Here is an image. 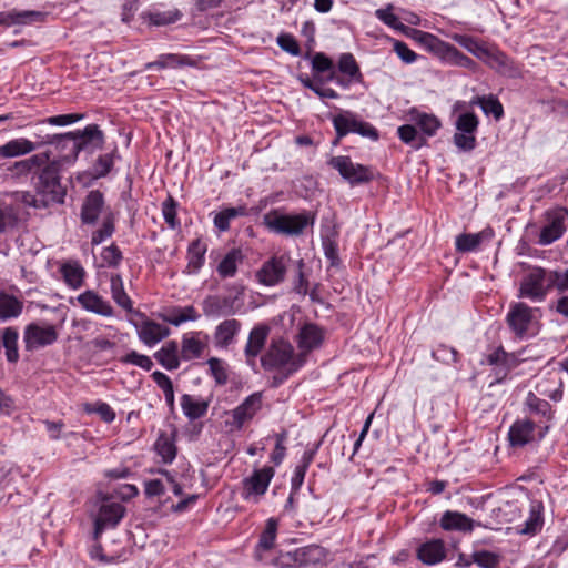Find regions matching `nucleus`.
<instances>
[{
  "mask_svg": "<svg viewBox=\"0 0 568 568\" xmlns=\"http://www.w3.org/2000/svg\"><path fill=\"white\" fill-rule=\"evenodd\" d=\"M420 47L443 60L462 64L468 59L460 55L450 44L442 41L440 38H415Z\"/></svg>",
  "mask_w": 568,
  "mask_h": 568,
  "instance_id": "nucleus-17",
  "label": "nucleus"
},
{
  "mask_svg": "<svg viewBox=\"0 0 568 568\" xmlns=\"http://www.w3.org/2000/svg\"><path fill=\"white\" fill-rule=\"evenodd\" d=\"M18 338L19 334L14 327H6L3 329L2 345L6 349V357L10 363H16L19 359Z\"/></svg>",
  "mask_w": 568,
  "mask_h": 568,
  "instance_id": "nucleus-46",
  "label": "nucleus"
},
{
  "mask_svg": "<svg viewBox=\"0 0 568 568\" xmlns=\"http://www.w3.org/2000/svg\"><path fill=\"white\" fill-rule=\"evenodd\" d=\"M536 425L529 419L516 420L508 433L509 443L513 447H523L535 439Z\"/></svg>",
  "mask_w": 568,
  "mask_h": 568,
  "instance_id": "nucleus-21",
  "label": "nucleus"
},
{
  "mask_svg": "<svg viewBox=\"0 0 568 568\" xmlns=\"http://www.w3.org/2000/svg\"><path fill=\"white\" fill-rule=\"evenodd\" d=\"M125 515V507L115 501L105 500L94 519V538L98 539L105 528H114Z\"/></svg>",
  "mask_w": 568,
  "mask_h": 568,
  "instance_id": "nucleus-13",
  "label": "nucleus"
},
{
  "mask_svg": "<svg viewBox=\"0 0 568 568\" xmlns=\"http://www.w3.org/2000/svg\"><path fill=\"white\" fill-rule=\"evenodd\" d=\"M408 120L420 129L423 134L426 136H433L440 128V121L434 114L420 112L415 108H412L408 113Z\"/></svg>",
  "mask_w": 568,
  "mask_h": 568,
  "instance_id": "nucleus-26",
  "label": "nucleus"
},
{
  "mask_svg": "<svg viewBox=\"0 0 568 568\" xmlns=\"http://www.w3.org/2000/svg\"><path fill=\"white\" fill-rule=\"evenodd\" d=\"M460 45L483 60L490 68L507 77H515L517 70L507 55L479 38H456Z\"/></svg>",
  "mask_w": 568,
  "mask_h": 568,
  "instance_id": "nucleus-1",
  "label": "nucleus"
},
{
  "mask_svg": "<svg viewBox=\"0 0 568 568\" xmlns=\"http://www.w3.org/2000/svg\"><path fill=\"white\" fill-rule=\"evenodd\" d=\"M241 329V323L231 318L220 323L214 332V342L217 347H227Z\"/></svg>",
  "mask_w": 568,
  "mask_h": 568,
  "instance_id": "nucleus-28",
  "label": "nucleus"
},
{
  "mask_svg": "<svg viewBox=\"0 0 568 568\" xmlns=\"http://www.w3.org/2000/svg\"><path fill=\"white\" fill-rule=\"evenodd\" d=\"M375 14L382 22L395 31L406 33L407 36H432L430 33L417 30H412L413 33L409 34V28H406L400 18L394 13L393 4H388L386 8L377 9Z\"/></svg>",
  "mask_w": 568,
  "mask_h": 568,
  "instance_id": "nucleus-29",
  "label": "nucleus"
},
{
  "mask_svg": "<svg viewBox=\"0 0 568 568\" xmlns=\"http://www.w3.org/2000/svg\"><path fill=\"white\" fill-rule=\"evenodd\" d=\"M440 526L445 530L471 531L474 521L465 514L448 510L443 515Z\"/></svg>",
  "mask_w": 568,
  "mask_h": 568,
  "instance_id": "nucleus-32",
  "label": "nucleus"
},
{
  "mask_svg": "<svg viewBox=\"0 0 568 568\" xmlns=\"http://www.w3.org/2000/svg\"><path fill=\"white\" fill-rule=\"evenodd\" d=\"M206 244L200 239L194 240L187 250V270L189 273H196L204 264Z\"/></svg>",
  "mask_w": 568,
  "mask_h": 568,
  "instance_id": "nucleus-41",
  "label": "nucleus"
},
{
  "mask_svg": "<svg viewBox=\"0 0 568 568\" xmlns=\"http://www.w3.org/2000/svg\"><path fill=\"white\" fill-rule=\"evenodd\" d=\"M537 308H531L523 302H517L510 305L506 321L511 332L517 337H523L529 329L534 320V314Z\"/></svg>",
  "mask_w": 568,
  "mask_h": 568,
  "instance_id": "nucleus-14",
  "label": "nucleus"
},
{
  "mask_svg": "<svg viewBox=\"0 0 568 568\" xmlns=\"http://www.w3.org/2000/svg\"><path fill=\"white\" fill-rule=\"evenodd\" d=\"M398 136L402 142L412 144L413 148L419 149L425 144V138L418 134L414 124H404L397 129Z\"/></svg>",
  "mask_w": 568,
  "mask_h": 568,
  "instance_id": "nucleus-48",
  "label": "nucleus"
},
{
  "mask_svg": "<svg viewBox=\"0 0 568 568\" xmlns=\"http://www.w3.org/2000/svg\"><path fill=\"white\" fill-rule=\"evenodd\" d=\"M23 311V302L18 297L0 292V321L17 318Z\"/></svg>",
  "mask_w": 568,
  "mask_h": 568,
  "instance_id": "nucleus-36",
  "label": "nucleus"
},
{
  "mask_svg": "<svg viewBox=\"0 0 568 568\" xmlns=\"http://www.w3.org/2000/svg\"><path fill=\"white\" fill-rule=\"evenodd\" d=\"M49 162V153H38L26 160L17 161L11 166H9V171L11 172V176L13 179H19L21 176L28 175L29 173L39 170Z\"/></svg>",
  "mask_w": 568,
  "mask_h": 568,
  "instance_id": "nucleus-24",
  "label": "nucleus"
},
{
  "mask_svg": "<svg viewBox=\"0 0 568 568\" xmlns=\"http://www.w3.org/2000/svg\"><path fill=\"white\" fill-rule=\"evenodd\" d=\"M83 410L88 414H98L105 423H112L115 419L114 410L109 404L103 402H97L95 404L85 403L83 404Z\"/></svg>",
  "mask_w": 568,
  "mask_h": 568,
  "instance_id": "nucleus-53",
  "label": "nucleus"
},
{
  "mask_svg": "<svg viewBox=\"0 0 568 568\" xmlns=\"http://www.w3.org/2000/svg\"><path fill=\"white\" fill-rule=\"evenodd\" d=\"M548 287L551 290L556 287L559 292L568 290V270L564 273L550 272L547 273Z\"/></svg>",
  "mask_w": 568,
  "mask_h": 568,
  "instance_id": "nucleus-63",
  "label": "nucleus"
},
{
  "mask_svg": "<svg viewBox=\"0 0 568 568\" xmlns=\"http://www.w3.org/2000/svg\"><path fill=\"white\" fill-rule=\"evenodd\" d=\"M282 565L293 568H323L331 561V552L318 545H310L282 556Z\"/></svg>",
  "mask_w": 568,
  "mask_h": 568,
  "instance_id": "nucleus-3",
  "label": "nucleus"
},
{
  "mask_svg": "<svg viewBox=\"0 0 568 568\" xmlns=\"http://www.w3.org/2000/svg\"><path fill=\"white\" fill-rule=\"evenodd\" d=\"M277 532V520L270 518L266 521L265 528L260 536L257 548L270 550L273 548Z\"/></svg>",
  "mask_w": 568,
  "mask_h": 568,
  "instance_id": "nucleus-51",
  "label": "nucleus"
},
{
  "mask_svg": "<svg viewBox=\"0 0 568 568\" xmlns=\"http://www.w3.org/2000/svg\"><path fill=\"white\" fill-rule=\"evenodd\" d=\"M542 505L538 501H532L529 509V517L525 521L523 528H518L517 532L520 535L532 536L542 527Z\"/></svg>",
  "mask_w": 568,
  "mask_h": 568,
  "instance_id": "nucleus-40",
  "label": "nucleus"
},
{
  "mask_svg": "<svg viewBox=\"0 0 568 568\" xmlns=\"http://www.w3.org/2000/svg\"><path fill=\"white\" fill-rule=\"evenodd\" d=\"M190 60L186 57L178 55V54H163L156 61L152 63H148L146 68L151 69L153 67L156 68H176L181 65L189 64Z\"/></svg>",
  "mask_w": 568,
  "mask_h": 568,
  "instance_id": "nucleus-57",
  "label": "nucleus"
},
{
  "mask_svg": "<svg viewBox=\"0 0 568 568\" xmlns=\"http://www.w3.org/2000/svg\"><path fill=\"white\" fill-rule=\"evenodd\" d=\"M155 359L168 371L180 366L179 345L175 341L165 343L155 354Z\"/></svg>",
  "mask_w": 568,
  "mask_h": 568,
  "instance_id": "nucleus-31",
  "label": "nucleus"
},
{
  "mask_svg": "<svg viewBox=\"0 0 568 568\" xmlns=\"http://www.w3.org/2000/svg\"><path fill=\"white\" fill-rule=\"evenodd\" d=\"M58 338L53 325L29 324L24 329L23 339L28 351L37 349L53 344Z\"/></svg>",
  "mask_w": 568,
  "mask_h": 568,
  "instance_id": "nucleus-15",
  "label": "nucleus"
},
{
  "mask_svg": "<svg viewBox=\"0 0 568 568\" xmlns=\"http://www.w3.org/2000/svg\"><path fill=\"white\" fill-rule=\"evenodd\" d=\"M205 348L206 343L199 338V334H185L181 346L182 358L185 361L199 358Z\"/></svg>",
  "mask_w": 568,
  "mask_h": 568,
  "instance_id": "nucleus-38",
  "label": "nucleus"
},
{
  "mask_svg": "<svg viewBox=\"0 0 568 568\" xmlns=\"http://www.w3.org/2000/svg\"><path fill=\"white\" fill-rule=\"evenodd\" d=\"M526 405L531 412L541 414L542 416H548V418H550V404L547 400L537 397L534 393H529L527 395Z\"/></svg>",
  "mask_w": 568,
  "mask_h": 568,
  "instance_id": "nucleus-58",
  "label": "nucleus"
},
{
  "mask_svg": "<svg viewBox=\"0 0 568 568\" xmlns=\"http://www.w3.org/2000/svg\"><path fill=\"white\" fill-rule=\"evenodd\" d=\"M181 407L190 419H197L206 414L209 404L205 400H197L193 396L185 394L181 397Z\"/></svg>",
  "mask_w": 568,
  "mask_h": 568,
  "instance_id": "nucleus-44",
  "label": "nucleus"
},
{
  "mask_svg": "<svg viewBox=\"0 0 568 568\" xmlns=\"http://www.w3.org/2000/svg\"><path fill=\"white\" fill-rule=\"evenodd\" d=\"M101 257L106 266H116L122 260V253L112 244L102 251Z\"/></svg>",
  "mask_w": 568,
  "mask_h": 568,
  "instance_id": "nucleus-64",
  "label": "nucleus"
},
{
  "mask_svg": "<svg viewBox=\"0 0 568 568\" xmlns=\"http://www.w3.org/2000/svg\"><path fill=\"white\" fill-rule=\"evenodd\" d=\"M313 223L314 216L310 213L287 215L274 210L264 215V224L271 231L285 235H300Z\"/></svg>",
  "mask_w": 568,
  "mask_h": 568,
  "instance_id": "nucleus-5",
  "label": "nucleus"
},
{
  "mask_svg": "<svg viewBox=\"0 0 568 568\" xmlns=\"http://www.w3.org/2000/svg\"><path fill=\"white\" fill-rule=\"evenodd\" d=\"M77 300L81 307L88 312L104 317H112L114 315V311L110 302L94 291L88 290L81 293Z\"/></svg>",
  "mask_w": 568,
  "mask_h": 568,
  "instance_id": "nucleus-19",
  "label": "nucleus"
},
{
  "mask_svg": "<svg viewBox=\"0 0 568 568\" xmlns=\"http://www.w3.org/2000/svg\"><path fill=\"white\" fill-rule=\"evenodd\" d=\"M262 407V393L250 395L240 406L232 412V425L241 428L246 420L252 419Z\"/></svg>",
  "mask_w": 568,
  "mask_h": 568,
  "instance_id": "nucleus-20",
  "label": "nucleus"
},
{
  "mask_svg": "<svg viewBox=\"0 0 568 568\" xmlns=\"http://www.w3.org/2000/svg\"><path fill=\"white\" fill-rule=\"evenodd\" d=\"M122 362L139 366L145 371H150L153 366V362L149 356L139 354L135 351L128 353L123 357Z\"/></svg>",
  "mask_w": 568,
  "mask_h": 568,
  "instance_id": "nucleus-62",
  "label": "nucleus"
},
{
  "mask_svg": "<svg viewBox=\"0 0 568 568\" xmlns=\"http://www.w3.org/2000/svg\"><path fill=\"white\" fill-rule=\"evenodd\" d=\"M473 560L481 568H496L499 564V556L487 550L475 551Z\"/></svg>",
  "mask_w": 568,
  "mask_h": 568,
  "instance_id": "nucleus-60",
  "label": "nucleus"
},
{
  "mask_svg": "<svg viewBox=\"0 0 568 568\" xmlns=\"http://www.w3.org/2000/svg\"><path fill=\"white\" fill-rule=\"evenodd\" d=\"M203 313L209 317H219L234 313L232 302L229 297L210 295L202 303Z\"/></svg>",
  "mask_w": 568,
  "mask_h": 568,
  "instance_id": "nucleus-27",
  "label": "nucleus"
},
{
  "mask_svg": "<svg viewBox=\"0 0 568 568\" xmlns=\"http://www.w3.org/2000/svg\"><path fill=\"white\" fill-rule=\"evenodd\" d=\"M332 121L337 135L334 144H337L343 136L349 133H357L373 141L378 139L376 128L368 122L362 121L359 116L352 111L342 110L339 113L333 115Z\"/></svg>",
  "mask_w": 568,
  "mask_h": 568,
  "instance_id": "nucleus-7",
  "label": "nucleus"
},
{
  "mask_svg": "<svg viewBox=\"0 0 568 568\" xmlns=\"http://www.w3.org/2000/svg\"><path fill=\"white\" fill-rule=\"evenodd\" d=\"M328 165L336 170L351 186L371 183L377 174L373 166L355 163L347 155L331 158Z\"/></svg>",
  "mask_w": 568,
  "mask_h": 568,
  "instance_id": "nucleus-4",
  "label": "nucleus"
},
{
  "mask_svg": "<svg viewBox=\"0 0 568 568\" xmlns=\"http://www.w3.org/2000/svg\"><path fill=\"white\" fill-rule=\"evenodd\" d=\"M294 349L292 345L285 341L273 342L267 352L262 356L261 363L264 369L286 368L288 374L295 372L297 366L293 362Z\"/></svg>",
  "mask_w": 568,
  "mask_h": 568,
  "instance_id": "nucleus-8",
  "label": "nucleus"
},
{
  "mask_svg": "<svg viewBox=\"0 0 568 568\" xmlns=\"http://www.w3.org/2000/svg\"><path fill=\"white\" fill-rule=\"evenodd\" d=\"M548 291L547 272L544 268L536 267L523 278L518 296L541 302L546 298Z\"/></svg>",
  "mask_w": 568,
  "mask_h": 568,
  "instance_id": "nucleus-9",
  "label": "nucleus"
},
{
  "mask_svg": "<svg viewBox=\"0 0 568 568\" xmlns=\"http://www.w3.org/2000/svg\"><path fill=\"white\" fill-rule=\"evenodd\" d=\"M110 282L113 301L126 312H132L133 303L124 290L122 277L119 274H114L111 276Z\"/></svg>",
  "mask_w": 568,
  "mask_h": 568,
  "instance_id": "nucleus-43",
  "label": "nucleus"
},
{
  "mask_svg": "<svg viewBox=\"0 0 568 568\" xmlns=\"http://www.w3.org/2000/svg\"><path fill=\"white\" fill-rule=\"evenodd\" d=\"M338 69L342 73L348 75L352 80L357 82L362 81L363 75L359 71L358 64L351 53H344L341 55L338 60Z\"/></svg>",
  "mask_w": 568,
  "mask_h": 568,
  "instance_id": "nucleus-50",
  "label": "nucleus"
},
{
  "mask_svg": "<svg viewBox=\"0 0 568 568\" xmlns=\"http://www.w3.org/2000/svg\"><path fill=\"white\" fill-rule=\"evenodd\" d=\"M154 447L165 464L172 463L176 456V447L174 443L164 435H161L156 439Z\"/></svg>",
  "mask_w": 568,
  "mask_h": 568,
  "instance_id": "nucleus-52",
  "label": "nucleus"
},
{
  "mask_svg": "<svg viewBox=\"0 0 568 568\" xmlns=\"http://www.w3.org/2000/svg\"><path fill=\"white\" fill-rule=\"evenodd\" d=\"M48 17L47 12L37 10H17L0 12V26H33L43 23Z\"/></svg>",
  "mask_w": 568,
  "mask_h": 568,
  "instance_id": "nucleus-16",
  "label": "nucleus"
},
{
  "mask_svg": "<svg viewBox=\"0 0 568 568\" xmlns=\"http://www.w3.org/2000/svg\"><path fill=\"white\" fill-rule=\"evenodd\" d=\"M113 232H114L113 220L111 217H106L103 221L102 226L92 234V240H91L92 244L98 245V244L102 243L106 239L111 237Z\"/></svg>",
  "mask_w": 568,
  "mask_h": 568,
  "instance_id": "nucleus-61",
  "label": "nucleus"
},
{
  "mask_svg": "<svg viewBox=\"0 0 568 568\" xmlns=\"http://www.w3.org/2000/svg\"><path fill=\"white\" fill-rule=\"evenodd\" d=\"M417 557L424 564L435 565L445 558V546L442 540L423 544L417 550Z\"/></svg>",
  "mask_w": 568,
  "mask_h": 568,
  "instance_id": "nucleus-30",
  "label": "nucleus"
},
{
  "mask_svg": "<svg viewBox=\"0 0 568 568\" xmlns=\"http://www.w3.org/2000/svg\"><path fill=\"white\" fill-rule=\"evenodd\" d=\"M245 212L246 210L244 206L227 207L215 215L214 225L220 231H226L230 229V221L237 216L244 215Z\"/></svg>",
  "mask_w": 568,
  "mask_h": 568,
  "instance_id": "nucleus-49",
  "label": "nucleus"
},
{
  "mask_svg": "<svg viewBox=\"0 0 568 568\" xmlns=\"http://www.w3.org/2000/svg\"><path fill=\"white\" fill-rule=\"evenodd\" d=\"M323 337V332L317 325L306 324L300 331L298 347L311 351L321 345Z\"/></svg>",
  "mask_w": 568,
  "mask_h": 568,
  "instance_id": "nucleus-34",
  "label": "nucleus"
},
{
  "mask_svg": "<svg viewBox=\"0 0 568 568\" xmlns=\"http://www.w3.org/2000/svg\"><path fill=\"white\" fill-rule=\"evenodd\" d=\"M285 273L286 264L284 257L273 256L257 271L256 277L261 284L274 286L284 280Z\"/></svg>",
  "mask_w": 568,
  "mask_h": 568,
  "instance_id": "nucleus-18",
  "label": "nucleus"
},
{
  "mask_svg": "<svg viewBox=\"0 0 568 568\" xmlns=\"http://www.w3.org/2000/svg\"><path fill=\"white\" fill-rule=\"evenodd\" d=\"M267 336H268V328L266 326L260 325V326L254 327L251 331V333L248 335L247 344L245 346L246 362L250 365H252V366L255 365V358L263 349V347L266 343Z\"/></svg>",
  "mask_w": 568,
  "mask_h": 568,
  "instance_id": "nucleus-23",
  "label": "nucleus"
},
{
  "mask_svg": "<svg viewBox=\"0 0 568 568\" xmlns=\"http://www.w3.org/2000/svg\"><path fill=\"white\" fill-rule=\"evenodd\" d=\"M176 206L178 203L172 196H168V199L162 203L163 217L171 229H175L180 224L176 217Z\"/></svg>",
  "mask_w": 568,
  "mask_h": 568,
  "instance_id": "nucleus-59",
  "label": "nucleus"
},
{
  "mask_svg": "<svg viewBox=\"0 0 568 568\" xmlns=\"http://www.w3.org/2000/svg\"><path fill=\"white\" fill-rule=\"evenodd\" d=\"M568 213L564 209H554L545 213V225L540 230L538 243L548 245L560 239L566 231V217Z\"/></svg>",
  "mask_w": 568,
  "mask_h": 568,
  "instance_id": "nucleus-12",
  "label": "nucleus"
},
{
  "mask_svg": "<svg viewBox=\"0 0 568 568\" xmlns=\"http://www.w3.org/2000/svg\"><path fill=\"white\" fill-rule=\"evenodd\" d=\"M181 18L178 9L166 11H150L142 14V19L150 26H168L176 22Z\"/></svg>",
  "mask_w": 568,
  "mask_h": 568,
  "instance_id": "nucleus-42",
  "label": "nucleus"
},
{
  "mask_svg": "<svg viewBox=\"0 0 568 568\" xmlns=\"http://www.w3.org/2000/svg\"><path fill=\"white\" fill-rule=\"evenodd\" d=\"M60 272L68 286L77 290L83 285L85 271L78 262H68L61 265Z\"/></svg>",
  "mask_w": 568,
  "mask_h": 568,
  "instance_id": "nucleus-37",
  "label": "nucleus"
},
{
  "mask_svg": "<svg viewBox=\"0 0 568 568\" xmlns=\"http://www.w3.org/2000/svg\"><path fill=\"white\" fill-rule=\"evenodd\" d=\"M197 318L199 314L196 310L192 305H190L183 308L174 310L172 315L166 317L165 321L174 326H180L184 322L196 321Z\"/></svg>",
  "mask_w": 568,
  "mask_h": 568,
  "instance_id": "nucleus-55",
  "label": "nucleus"
},
{
  "mask_svg": "<svg viewBox=\"0 0 568 568\" xmlns=\"http://www.w3.org/2000/svg\"><path fill=\"white\" fill-rule=\"evenodd\" d=\"M274 474L275 471L272 467L254 470L252 476L243 480V498L257 503L260 497L266 493Z\"/></svg>",
  "mask_w": 568,
  "mask_h": 568,
  "instance_id": "nucleus-11",
  "label": "nucleus"
},
{
  "mask_svg": "<svg viewBox=\"0 0 568 568\" xmlns=\"http://www.w3.org/2000/svg\"><path fill=\"white\" fill-rule=\"evenodd\" d=\"M103 142L104 134L97 124H90L82 131L79 130L54 135L50 141V143H55L61 149L70 146V153L65 155V159L69 160H74L78 153L89 144H93L95 148H102Z\"/></svg>",
  "mask_w": 568,
  "mask_h": 568,
  "instance_id": "nucleus-2",
  "label": "nucleus"
},
{
  "mask_svg": "<svg viewBox=\"0 0 568 568\" xmlns=\"http://www.w3.org/2000/svg\"><path fill=\"white\" fill-rule=\"evenodd\" d=\"M207 365L215 383L219 385H225L229 381V374L225 362L217 357H211L207 361Z\"/></svg>",
  "mask_w": 568,
  "mask_h": 568,
  "instance_id": "nucleus-56",
  "label": "nucleus"
},
{
  "mask_svg": "<svg viewBox=\"0 0 568 568\" xmlns=\"http://www.w3.org/2000/svg\"><path fill=\"white\" fill-rule=\"evenodd\" d=\"M104 206L103 194L98 191H90L85 196L81 209V221L84 224H94Z\"/></svg>",
  "mask_w": 568,
  "mask_h": 568,
  "instance_id": "nucleus-22",
  "label": "nucleus"
},
{
  "mask_svg": "<svg viewBox=\"0 0 568 568\" xmlns=\"http://www.w3.org/2000/svg\"><path fill=\"white\" fill-rule=\"evenodd\" d=\"M479 121L475 113L465 112L456 120V130L454 134L455 145L463 151H471L476 146L475 132Z\"/></svg>",
  "mask_w": 568,
  "mask_h": 568,
  "instance_id": "nucleus-10",
  "label": "nucleus"
},
{
  "mask_svg": "<svg viewBox=\"0 0 568 568\" xmlns=\"http://www.w3.org/2000/svg\"><path fill=\"white\" fill-rule=\"evenodd\" d=\"M19 223V207L8 199L0 201V233L14 229Z\"/></svg>",
  "mask_w": 568,
  "mask_h": 568,
  "instance_id": "nucleus-35",
  "label": "nucleus"
},
{
  "mask_svg": "<svg viewBox=\"0 0 568 568\" xmlns=\"http://www.w3.org/2000/svg\"><path fill=\"white\" fill-rule=\"evenodd\" d=\"M40 173L33 178V184L39 196L48 200V205L63 202L64 190L60 183L58 165L54 161L48 162L39 169Z\"/></svg>",
  "mask_w": 568,
  "mask_h": 568,
  "instance_id": "nucleus-6",
  "label": "nucleus"
},
{
  "mask_svg": "<svg viewBox=\"0 0 568 568\" xmlns=\"http://www.w3.org/2000/svg\"><path fill=\"white\" fill-rule=\"evenodd\" d=\"M491 232L460 234L456 237V248L459 252H471L479 247L485 239H490Z\"/></svg>",
  "mask_w": 568,
  "mask_h": 568,
  "instance_id": "nucleus-45",
  "label": "nucleus"
},
{
  "mask_svg": "<svg viewBox=\"0 0 568 568\" xmlns=\"http://www.w3.org/2000/svg\"><path fill=\"white\" fill-rule=\"evenodd\" d=\"M244 255L240 248H232L217 265V273L221 277H233L237 266L243 262Z\"/></svg>",
  "mask_w": 568,
  "mask_h": 568,
  "instance_id": "nucleus-39",
  "label": "nucleus"
},
{
  "mask_svg": "<svg viewBox=\"0 0 568 568\" xmlns=\"http://www.w3.org/2000/svg\"><path fill=\"white\" fill-rule=\"evenodd\" d=\"M471 104L480 105L481 110L486 114H493L496 120H500L504 116V108L500 101L493 94L476 97Z\"/></svg>",
  "mask_w": 568,
  "mask_h": 568,
  "instance_id": "nucleus-47",
  "label": "nucleus"
},
{
  "mask_svg": "<svg viewBox=\"0 0 568 568\" xmlns=\"http://www.w3.org/2000/svg\"><path fill=\"white\" fill-rule=\"evenodd\" d=\"M138 334L145 345L152 346L164 339L170 334V329L154 321L146 320L139 326Z\"/></svg>",
  "mask_w": 568,
  "mask_h": 568,
  "instance_id": "nucleus-25",
  "label": "nucleus"
},
{
  "mask_svg": "<svg viewBox=\"0 0 568 568\" xmlns=\"http://www.w3.org/2000/svg\"><path fill=\"white\" fill-rule=\"evenodd\" d=\"M38 148V145L28 139L20 138L10 140L6 144L0 146V156L2 158H16L28 153H31Z\"/></svg>",
  "mask_w": 568,
  "mask_h": 568,
  "instance_id": "nucleus-33",
  "label": "nucleus"
},
{
  "mask_svg": "<svg viewBox=\"0 0 568 568\" xmlns=\"http://www.w3.org/2000/svg\"><path fill=\"white\" fill-rule=\"evenodd\" d=\"M7 197L11 199L10 202H21L28 206L33 207H47L48 200H43L42 196L33 195L30 192H13L7 195Z\"/></svg>",
  "mask_w": 568,
  "mask_h": 568,
  "instance_id": "nucleus-54",
  "label": "nucleus"
}]
</instances>
